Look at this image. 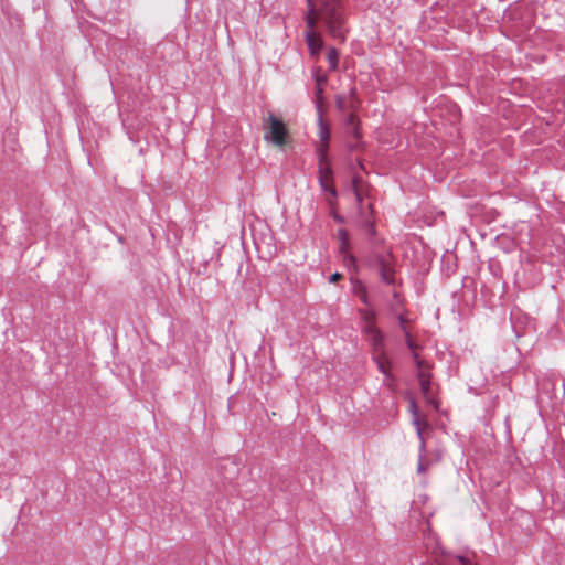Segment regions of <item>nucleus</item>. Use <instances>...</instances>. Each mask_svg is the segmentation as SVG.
<instances>
[{
	"instance_id": "1",
	"label": "nucleus",
	"mask_w": 565,
	"mask_h": 565,
	"mask_svg": "<svg viewBox=\"0 0 565 565\" xmlns=\"http://www.w3.org/2000/svg\"><path fill=\"white\" fill-rule=\"evenodd\" d=\"M318 19L333 39L345 41L344 18L340 11V0H321L320 7L317 8L316 21Z\"/></svg>"
},
{
	"instance_id": "2",
	"label": "nucleus",
	"mask_w": 565,
	"mask_h": 565,
	"mask_svg": "<svg viewBox=\"0 0 565 565\" xmlns=\"http://www.w3.org/2000/svg\"><path fill=\"white\" fill-rule=\"evenodd\" d=\"M267 132L264 138L266 141H270L278 147H282L288 142V129L285 122L276 117L274 114L268 116Z\"/></svg>"
},
{
	"instance_id": "3",
	"label": "nucleus",
	"mask_w": 565,
	"mask_h": 565,
	"mask_svg": "<svg viewBox=\"0 0 565 565\" xmlns=\"http://www.w3.org/2000/svg\"><path fill=\"white\" fill-rule=\"evenodd\" d=\"M374 264L379 269L381 280L387 285H395L394 257L392 253L388 252L386 255L375 254Z\"/></svg>"
},
{
	"instance_id": "4",
	"label": "nucleus",
	"mask_w": 565,
	"mask_h": 565,
	"mask_svg": "<svg viewBox=\"0 0 565 565\" xmlns=\"http://www.w3.org/2000/svg\"><path fill=\"white\" fill-rule=\"evenodd\" d=\"M316 153L318 157V180L321 188H324L323 182H333V170L329 163V157L327 152V147L318 146L316 149Z\"/></svg>"
},
{
	"instance_id": "5",
	"label": "nucleus",
	"mask_w": 565,
	"mask_h": 565,
	"mask_svg": "<svg viewBox=\"0 0 565 565\" xmlns=\"http://www.w3.org/2000/svg\"><path fill=\"white\" fill-rule=\"evenodd\" d=\"M362 332L367 337V341L372 347V355L386 354L384 333L376 326H364Z\"/></svg>"
},
{
	"instance_id": "6",
	"label": "nucleus",
	"mask_w": 565,
	"mask_h": 565,
	"mask_svg": "<svg viewBox=\"0 0 565 565\" xmlns=\"http://www.w3.org/2000/svg\"><path fill=\"white\" fill-rule=\"evenodd\" d=\"M335 106L342 116L355 114L360 106V100L356 98V89L353 87L348 95H337Z\"/></svg>"
},
{
	"instance_id": "7",
	"label": "nucleus",
	"mask_w": 565,
	"mask_h": 565,
	"mask_svg": "<svg viewBox=\"0 0 565 565\" xmlns=\"http://www.w3.org/2000/svg\"><path fill=\"white\" fill-rule=\"evenodd\" d=\"M342 122H343L344 131L348 136H351L353 139H362L360 120H359L356 114H349V115L342 116Z\"/></svg>"
},
{
	"instance_id": "8",
	"label": "nucleus",
	"mask_w": 565,
	"mask_h": 565,
	"mask_svg": "<svg viewBox=\"0 0 565 565\" xmlns=\"http://www.w3.org/2000/svg\"><path fill=\"white\" fill-rule=\"evenodd\" d=\"M372 360L376 364L377 370L385 376L387 385H391V382L395 381V377L390 371L392 363L387 354L372 355Z\"/></svg>"
},
{
	"instance_id": "9",
	"label": "nucleus",
	"mask_w": 565,
	"mask_h": 565,
	"mask_svg": "<svg viewBox=\"0 0 565 565\" xmlns=\"http://www.w3.org/2000/svg\"><path fill=\"white\" fill-rule=\"evenodd\" d=\"M318 137L320 139L319 146L327 147V152L329 151V140H330V125L323 118V109L318 107Z\"/></svg>"
},
{
	"instance_id": "10",
	"label": "nucleus",
	"mask_w": 565,
	"mask_h": 565,
	"mask_svg": "<svg viewBox=\"0 0 565 565\" xmlns=\"http://www.w3.org/2000/svg\"><path fill=\"white\" fill-rule=\"evenodd\" d=\"M420 392L428 403L434 405L436 408L438 407V401H436L430 394V377L426 375L424 372H418L417 374Z\"/></svg>"
},
{
	"instance_id": "11",
	"label": "nucleus",
	"mask_w": 565,
	"mask_h": 565,
	"mask_svg": "<svg viewBox=\"0 0 565 565\" xmlns=\"http://www.w3.org/2000/svg\"><path fill=\"white\" fill-rule=\"evenodd\" d=\"M289 472H290L289 469L276 472L270 478V484L279 488L282 491L290 490L291 481L289 480V476H290Z\"/></svg>"
},
{
	"instance_id": "12",
	"label": "nucleus",
	"mask_w": 565,
	"mask_h": 565,
	"mask_svg": "<svg viewBox=\"0 0 565 565\" xmlns=\"http://www.w3.org/2000/svg\"><path fill=\"white\" fill-rule=\"evenodd\" d=\"M315 29H308V31L305 33V39L308 45V49L312 55H316L319 53V51L322 49L323 41L320 36H318L315 31Z\"/></svg>"
},
{
	"instance_id": "13",
	"label": "nucleus",
	"mask_w": 565,
	"mask_h": 565,
	"mask_svg": "<svg viewBox=\"0 0 565 565\" xmlns=\"http://www.w3.org/2000/svg\"><path fill=\"white\" fill-rule=\"evenodd\" d=\"M404 335H405L406 345L412 351L413 359L415 360L417 366L420 367L422 366V361L419 360V356L416 353V350L418 348L417 344L413 341L408 330H405Z\"/></svg>"
},
{
	"instance_id": "14",
	"label": "nucleus",
	"mask_w": 565,
	"mask_h": 565,
	"mask_svg": "<svg viewBox=\"0 0 565 565\" xmlns=\"http://www.w3.org/2000/svg\"><path fill=\"white\" fill-rule=\"evenodd\" d=\"M354 294L360 298V300L364 305L370 306L366 287L362 282H359L354 287Z\"/></svg>"
},
{
	"instance_id": "15",
	"label": "nucleus",
	"mask_w": 565,
	"mask_h": 565,
	"mask_svg": "<svg viewBox=\"0 0 565 565\" xmlns=\"http://www.w3.org/2000/svg\"><path fill=\"white\" fill-rule=\"evenodd\" d=\"M360 315L365 322V326H375L376 312L374 310H360Z\"/></svg>"
},
{
	"instance_id": "16",
	"label": "nucleus",
	"mask_w": 565,
	"mask_h": 565,
	"mask_svg": "<svg viewBox=\"0 0 565 565\" xmlns=\"http://www.w3.org/2000/svg\"><path fill=\"white\" fill-rule=\"evenodd\" d=\"M328 61L331 71L337 70L339 62V52L334 47H330L328 52Z\"/></svg>"
},
{
	"instance_id": "17",
	"label": "nucleus",
	"mask_w": 565,
	"mask_h": 565,
	"mask_svg": "<svg viewBox=\"0 0 565 565\" xmlns=\"http://www.w3.org/2000/svg\"><path fill=\"white\" fill-rule=\"evenodd\" d=\"M413 425L416 427L417 437L422 438L424 436L423 428L429 427L428 422L422 420L419 416L413 417Z\"/></svg>"
},
{
	"instance_id": "18",
	"label": "nucleus",
	"mask_w": 565,
	"mask_h": 565,
	"mask_svg": "<svg viewBox=\"0 0 565 565\" xmlns=\"http://www.w3.org/2000/svg\"><path fill=\"white\" fill-rule=\"evenodd\" d=\"M315 104H316V110L318 111V107L320 109H323V87L316 86L315 88Z\"/></svg>"
},
{
	"instance_id": "19",
	"label": "nucleus",
	"mask_w": 565,
	"mask_h": 565,
	"mask_svg": "<svg viewBox=\"0 0 565 565\" xmlns=\"http://www.w3.org/2000/svg\"><path fill=\"white\" fill-rule=\"evenodd\" d=\"M362 227L371 236H374L376 234L375 225L370 218L363 221Z\"/></svg>"
},
{
	"instance_id": "20",
	"label": "nucleus",
	"mask_w": 565,
	"mask_h": 565,
	"mask_svg": "<svg viewBox=\"0 0 565 565\" xmlns=\"http://www.w3.org/2000/svg\"><path fill=\"white\" fill-rule=\"evenodd\" d=\"M323 184H324V188H321L322 191L328 192L333 199H335L338 195V191H337L335 186L333 185V182L324 181Z\"/></svg>"
},
{
	"instance_id": "21",
	"label": "nucleus",
	"mask_w": 565,
	"mask_h": 565,
	"mask_svg": "<svg viewBox=\"0 0 565 565\" xmlns=\"http://www.w3.org/2000/svg\"><path fill=\"white\" fill-rule=\"evenodd\" d=\"M363 147H364V143L361 141V139H355L354 142H348V150L350 152L359 151Z\"/></svg>"
},
{
	"instance_id": "22",
	"label": "nucleus",
	"mask_w": 565,
	"mask_h": 565,
	"mask_svg": "<svg viewBox=\"0 0 565 565\" xmlns=\"http://www.w3.org/2000/svg\"><path fill=\"white\" fill-rule=\"evenodd\" d=\"M328 77L324 74H320L319 71H316L315 73V82L316 86L323 87V85L327 83Z\"/></svg>"
},
{
	"instance_id": "23",
	"label": "nucleus",
	"mask_w": 565,
	"mask_h": 565,
	"mask_svg": "<svg viewBox=\"0 0 565 565\" xmlns=\"http://www.w3.org/2000/svg\"><path fill=\"white\" fill-rule=\"evenodd\" d=\"M338 238L342 245L348 244L349 242V233L345 228H339L338 230Z\"/></svg>"
},
{
	"instance_id": "24",
	"label": "nucleus",
	"mask_w": 565,
	"mask_h": 565,
	"mask_svg": "<svg viewBox=\"0 0 565 565\" xmlns=\"http://www.w3.org/2000/svg\"><path fill=\"white\" fill-rule=\"evenodd\" d=\"M349 247H350L349 242L345 245H342V243H340L339 252H340V254L344 255V257H349L351 262H355V257L353 255H348Z\"/></svg>"
},
{
	"instance_id": "25",
	"label": "nucleus",
	"mask_w": 565,
	"mask_h": 565,
	"mask_svg": "<svg viewBox=\"0 0 565 565\" xmlns=\"http://www.w3.org/2000/svg\"><path fill=\"white\" fill-rule=\"evenodd\" d=\"M428 466L429 463L428 462H424V458H423V455H419V461H418V466H417V472L418 473H424L427 471L428 469Z\"/></svg>"
},
{
	"instance_id": "26",
	"label": "nucleus",
	"mask_w": 565,
	"mask_h": 565,
	"mask_svg": "<svg viewBox=\"0 0 565 565\" xmlns=\"http://www.w3.org/2000/svg\"><path fill=\"white\" fill-rule=\"evenodd\" d=\"M409 412L412 413L413 417L419 416V408L415 399H411Z\"/></svg>"
},
{
	"instance_id": "27",
	"label": "nucleus",
	"mask_w": 565,
	"mask_h": 565,
	"mask_svg": "<svg viewBox=\"0 0 565 565\" xmlns=\"http://www.w3.org/2000/svg\"><path fill=\"white\" fill-rule=\"evenodd\" d=\"M397 320H398L401 330L403 331V333H405V330H408L406 327V322H407L406 318L404 317V315H398Z\"/></svg>"
},
{
	"instance_id": "28",
	"label": "nucleus",
	"mask_w": 565,
	"mask_h": 565,
	"mask_svg": "<svg viewBox=\"0 0 565 565\" xmlns=\"http://www.w3.org/2000/svg\"><path fill=\"white\" fill-rule=\"evenodd\" d=\"M356 181H358V178H354V179H353V189H354V194H355V196H356V201H358L359 203H361V202H362V196H361V194H360L359 190L356 189V185H355Z\"/></svg>"
},
{
	"instance_id": "29",
	"label": "nucleus",
	"mask_w": 565,
	"mask_h": 565,
	"mask_svg": "<svg viewBox=\"0 0 565 565\" xmlns=\"http://www.w3.org/2000/svg\"><path fill=\"white\" fill-rule=\"evenodd\" d=\"M332 217L333 220L337 222V223H340V224H343L344 223V217L341 216L340 214H338L337 212L332 211Z\"/></svg>"
},
{
	"instance_id": "30",
	"label": "nucleus",
	"mask_w": 565,
	"mask_h": 565,
	"mask_svg": "<svg viewBox=\"0 0 565 565\" xmlns=\"http://www.w3.org/2000/svg\"><path fill=\"white\" fill-rule=\"evenodd\" d=\"M343 276L340 273H334L330 276L329 281L334 284L340 280Z\"/></svg>"
},
{
	"instance_id": "31",
	"label": "nucleus",
	"mask_w": 565,
	"mask_h": 565,
	"mask_svg": "<svg viewBox=\"0 0 565 565\" xmlns=\"http://www.w3.org/2000/svg\"><path fill=\"white\" fill-rule=\"evenodd\" d=\"M419 441H420V445H419V455H423V452L425 451L426 449V441H425V438L424 436H422V438H418Z\"/></svg>"
},
{
	"instance_id": "32",
	"label": "nucleus",
	"mask_w": 565,
	"mask_h": 565,
	"mask_svg": "<svg viewBox=\"0 0 565 565\" xmlns=\"http://www.w3.org/2000/svg\"><path fill=\"white\" fill-rule=\"evenodd\" d=\"M456 559L458 562H460L461 565H468L469 564V559L466 556L457 555Z\"/></svg>"
},
{
	"instance_id": "33",
	"label": "nucleus",
	"mask_w": 565,
	"mask_h": 565,
	"mask_svg": "<svg viewBox=\"0 0 565 565\" xmlns=\"http://www.w3.org/2000/svg\"><path fill=\"white\" fill-rule=\"evenodd\" d=\"M328 203H329L330 207H333V205H334V201L329 200V202H328Z\"/></svg>"
},
{
	"instance_id": "34",
	"label": "nucleus",
	"mask_w": 565,
	"mask_h": 565,
	"mask_svg": "<svg viewBox=\"0 0 565 565\" xmlns=\"http://www.w3.org/2000/svg\"><path fill=\"white\" fill-rule=\"evenodd\" d=\"M393 296H394L395 299L398 298V294L396 291L393 294Z\"/></svg>"
},
{
	"instance_id": "35",
	"label": "nucleus",
	"mask_w": 565,
	"mask_h": 565,
	"mask_svg": "<svg viewBox=\"0 0 565 565\" xmlns=\"http://www.w3.org/2000/svg\"><path fill=\"white\" fill-rule=\"evenodd\" d=\"M359 164L361 169H364V164L361 161L359 162Z\"/></svg>"
}]
</instances>
